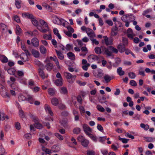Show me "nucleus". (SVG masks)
<instances>
[{"label": "nucleus", "mask_w": 155, "mask_h": 155, "mask_svg": "<svg viewBox=\"0 0 155 155\" xmlns=\"http://www.w3.org/2000/svg\"><path fill=\"white\" fill-rule=\"evenodd\" d=\"M40 24L42 26L41 28H37L42 33H46L49 31V27L47 23L45 22L43 20L40 19L39 20Z\"/></svg>", "instance_id": "obj_1"}, {"label": "nucleus", "mask_w": 155, "mask_h": 155, "mask_svg": "<svg viewBox=\"0 0 155 155\" xmlns=\"http://www.w3.org/2000/svg\"><path fill=\"white\" fill-rule=\"evenodd\" d=\"M77 140L81 142V145L84 147L88 146L89 143V141L85 138L82 136H79Z\"/></svg>", "instance_id": "obj_2"}, {"label": "nucleus", "mask_w": 155, "mask_h": 155, "mask_svg": "<svg viewBox=\"0 0 155 155\" xmlns=\"http://www.w3.org/2000/svg\"><path fill=\"white\" fill-rule=\"evenodd\" d=\"M87 59L89 62H92L96 61H98L99 58L96 55L92 54L88 56Z\"/></svg>", "instance_id": "obj_3"}, {"label": "nucleus", "mask_w": 155, "mask_h": 155, "mask_svg": "<svg viewBox=\"0 0 155 155\" xmlns=\"http://www.w3.org/2000/svg\"><path fill=\"white\" fill-rule=\"evenodd\" d=\"M86 32L90 38H93L95 37L94 32L92 29L89 28H87Z\"/></svg>", "instance_id": "obj_4"}, {"label": "nucleus", "mask_w": 155, "mask_h": 155, "mask_svg": "<svg viewBox=\"0 0 155 155\" xmlns=\"http://www.w3.org/2000/svg\"><path fill=\"white\" fill-rule=\"evenodd\" d=\"M45 61L46 62V64L45 65L46 68L47 70L50 71L52 69L53 67V64L51 63L49 60L47 59H46Z\"/></svg>", "instance_id": "obj_5"}, {"label": "nucleus", "mask_w": 155, "mask_h": 155, "mask_svg": "<svg viewBox=\"0 0 155 155\" xmlns=\"http://www.w3.org/2000/svg\"><path fill=\"white\" fill-rule=\"evenodd\" d=\"M102 50L103 52H104L107 55L110 56L112 55V52L109 51L110 50L109 48V47L108 48H106L104 46H101Z\"/></svg>", "instance_id": "obj_6"}, {"label": "nucleus", "mask_w": 155, "mask_h": 155, "mask_svg": "<svg viewBox=\"0 0 155 155\" xmlns=\"http://www.w3.org/2000/svg\"><path fill=\"white\" fill-rule=\"evenodd\" d=\"M104 40H102V42L103 43H105L107 46L111 45L112 44V41L111 40H109L107 37L106 36H103Z\"/></svg>", "instance_id": "obj_7"}, {"label": "nucleus", "mask_w": 155, "mask_h": 155, "mask_svg": "<svg viewBox=\"0 0 155 155\" xmlns=\"http://www.w3.org/2000/svg\"><path fill=\"white\" fill-rule=\"evenodd\" d=\"M132 15H130L128 14L124 15L122 16L121 19L124 22L130 21H131L130 18L132 17Z\"/></svg>", "instance_id": "obj_8"}, {"label": "nucleus", "mask_w": 155, "mask_h": 155, "mask_svg": "<svg viewBox=\"0 0 155 155\" xmlns=\"http://www.w3.org/2000/svg\"><path fill=\"white\" fill-rule=\"evenodd\" d=\"M31 43L32 45L35 47H37L39 45V40L36 38H32L31 40Z\"/></svg>", "instance_id": "obj_9"}, {"label": "nucleus", "mask_w": 155, "mask_h": 155, "mask_svg": "<svg viewBox=\"0 0 155 155\" xmlns=\"http://www.w3.org/2000/svg\"><path fill=\"white\" fill-rule=\"evenodd\" d=\"M83 127L84 132L87 135L89 133L88 132H91V129L87 125L84 124L83 125Z\"/></svg>", "instance_id": "obj_10"}, {"label": "nucleus", "mask_w": 155, "mask_h": 155, "mask_svg": "<svg viewBox=\"0 0 155 155\" xmlns=\"http://www.w3.org/2000/svg\"><path fill=\"white\" fill-rule=\"evenodd\" d=\"M114 78L113 76H110L108 74H105L104 77V78L107 83H109L112 79Z\"/></svg>", "instance_id": "obj_11"}, {"label": "nucleus", "mask_w": 155, "mask_h": 155, "mask_svg": "<svg viewBox=\"0 0 155 155\" xmlns=\"http://www.w3.org/2000/svg\"><path fill=\"white\" fill-rule=\"evenodd\" d=\"M118 31V28L116 25L114 27H113L111 30V35L112 36H114L117 35Z\"/></svg>", "instance_id": "obj_12"}, {"label": "nucleus", "mask_w": 155, "mask_h": 155, "mask_svg": "<svg viewBox=\"0 0 155 155\" xmlns=\"http://www.w3.org/2000/svg\"><path fill=\"white\" fill-rule=\"evenodd\" d=\"M38 72L40 76L42 78V79H44L45 78H46L48 77V74L45 75V73L43 71V70L41 69L40 68L38 70Z\"/></svg>", "instance_id": "obj_13"}, {"label": "nucleus", "mask_w": 155, "mask_h": 155, "mask_svg": "<svg viewBox=\"0 0 155 155\" xmlns=\"http://www.w3.org/2000/svg\"><path fill=\"white\" fill-rule=\"evenodd\" d=\"M117 48L120 53L123 52L126 50L125 46L124 44H119L117 46Z\"/></svg>", "instance_id": "obj_14"}, {"label": "nucleus", "mask_w": 155, "mask_h": 155, "mask_svg": "<svg viewBox=\"0 0 155 155\" xmlns=\"http://www.w3.org/2000/svg\"><path fill=\"white\" fill-rule=\"evenodd\" d=\"M0 60L2 63H5L8 62V59L5 55L0 54Z\"/></svg>", "instance_id": "obj_15"}, {"label": "nucleus", "mask_w": 155, "mask_h": 155, "mask_svg": "<svg viewBox=\"0 0 155 155\" xmlns=\"http://www.w3.org/2000/svg\"><path fill=\"white\" fill-rule=\"evenodd\" d=\"M44 107L46 111L48 112L51 116H53V113L50 107L48 105L45 104Z\"/></svg>", "instance_id": "obj_16"}, {"label": "nucleus", "mask_w": 155, "mask_h": 155, "mask_svg": "<svg viewBox=\"0 0 155 155\" xmlns=\"http://www.w3.org/2000/svg\"><path fill=\"white\" fill-rule=\"evenodd\" d=\"M26 100L30 103L33 104L34 103L35 99L34 98L33 96L28 95H27V97L26 98Z\"/></svg>", "instance_id": "obj_17"}, {"label": "nucleus", "mask_w": 155, "mask_h": 155, "mask_svg": "<svg viewBox=\"0 0 155 155\" xmlns=\"http://www.w3.org/2000/svg\"><path fill=\"white\" fill-rule=\"evenodd\" d=\"M55 51L57 55L58 58L61 60L64 59V56L63 54L60 51H58L57 49H55Z\"/></svg>", "instance_id": "obj_18"}, {"label": "nucleus", "mask_w": 155, "mask_h": 155, "mask_svg": "<svg viewBox=\"0 0 155 155\" xmlns=\"http://www.w3.org/2000/svg\"><path fill=\"white\" fill-rule=\"evenodd\" d=\"M63 79H56L55 82V84L56 85L58 86H61L63 85Z\"/></svg>", "instance_id": "obj_19"}, {"label": "nucleus", "mask_w": 155, "mask_h": 155, "mask_svg": "<svg viewBox=\"0 0 155 155\" xmlns=\"http://www.w3.org/2000/svg\"><path fill=\"white\" fill-rule=\"evenodd\" d=\"M67 56L69 59L72 60L75 59L74 54L72 52H69L67 53Z\"/></svg>", "instance_id": "obj_20"}, {"label": "nucleus", "mask_w": 155, "mask_h": 155, "mask_svg": "<svg viewBox=\"0 0 155 155\" xmlns=\"http://www.w3.org/2000/svg\"><path fill=\"white\" fill-rule=\"evenodd\" d=\"M52 149L54 152H57L60 150L61 148L59 146L54 145L52 147Z\"/></svg>", "instance_id": "obj_21"}, {"label": "nucleus", "mask_w": 155, "mask_h": 155, "mask_svg": "<svg viewBox=\"0 0 155 155\" xmlns=\"http://www.w3.org/2000/svg\"><path fill=\"white\" fill-rule=\"evenodd\" d=\"M51 103L54 106H57L59 104V101L57 98L54 97L51 100Z\"/></svg>", "instance_id": "obj_22"}, {"label": "nucleus", "mask_w": 155, "mask_h": 155, "mask_svg": "<svg viewBox=\"0 0 155 155\" xmlns=\"http://www.w3.org/2000/svg\"><path fill=\"white\" fill-rule=\"evenodd\" d=\"M31 53L34 57L38 58L39 56V52L34 49H32L31 50Z\"/></svg>", "instance_id": "obj_23"}, {"label": "nucleus", "mask_w": 155, "mask_h": 155, "mask_svg": "<svg viewBox=\"0 0 155 155\" xmlns=\"http://www.w3.org/2000/svg\"><path fill=\"white\" fill-rule=\"evenodd\" d=\"M12 88L15 90H17L18 89V84L16 82H13L11 85Z\"/></svg>", "instance_id": "obj_24"}, {"label": "nucleus", "mask_w": 155, "mask_h": 155, "mask_svg": "<svg viewBox=\"0 0 155 155\" xmlns=\"http://www.w3.org/2000/svg\"><path fill=\"white\" fill-rule=\"evenodd\" d=\"M26 33L33 36H36L38 35V31L36 30H35L33 31H27Z\"/></svg>", "instance_id": "obj_25"}, {"label": "nucleus", "mask_w": 155, "mask_h": 155, "mask_svg": "<svg viewBox=\"0 0 155 155\" xmlns=\"http://www.w3.org/2000/svg\"><path fill=\"white\" fill-rule=\"evenodd\" d=\"M31 19L32 24L35 26H38V22L36 20V18L34 16V17Z\"/></svg>", "instance_id": "obj_26"}, {"label": "nucleus", "mask_w": 155, "mask_h": 155, "mask_svg": "<svg viewBox=\"0 0 155 155\" xmlns=\"http://www.w3.org/2000/svg\"><path fill=\"white\" fill-rule=\"evenodd\" d=\"M64 75L65 76L66 78L68 79H70L72 78H75V75H73L69 73L65 72H64Z\"/></svg>", "instance_id": "obj_27"}, {"label": "nucleus", "mask_w": 155, "mask_h": 155, "mask_svg": "<svg viewBox=\"0 0 155 155\" xmlns=\"http://www.w3.org/2000/svg\"><path fill=\"white\" fill-rule=\"evenodd\" d=\"M22 16L30 19H31L34 17V16L32 14L26 13L23 14Z\"/></svg>", "instance_id": "obj_28"}, {"label": "nucleus", "mask_w": 155, "mask_h": 155, "mask_svg": "<svg viewBox=\"0 0 155 155\" xmlns=\"http://www.w3.org/2000/svg\"><path fill=\"white\" fill-rule=\"evenodd\" d=\"M16 33L17 35H19L22 32V31L18 25H16Z\"/></svg>", "instance_id": "obj_29"}, {"label": "nucleus", "mask_w": 155, "mask_h": 155, "mask_svg": "<svg viewBox=\"0 0 155 155\" xmlns=\"http://www.w3.org/2000/svg\"><path fill=\"white\" fill-rule=\"evenodd\" d=\"M53 31L54 34L57 36L59 39H61V37L59 33V31L58 30L57 28H55L53 29Z\"/></svg>", "instance_id": "obj_30"}, {"label": "nucleus", "mask_w": 155, "mask_h": 155, "mask_svg": "<svg viewBox=\"0 0 155 155\" xmlns=\"http://www.w3.org/2000/svg\"><path fill=\"white\" fill-rule=\"evenodd\" d=\"M117 73L120 76H122L124 74V71L122 70L121 67H119L117 69Z\"/></svg>", "instance_id": "obj_31"}, {"label": "nucleus", "mask_w": 155, "mask_h": 155, "mask_svg": "<svg viewBox=\"0 0 155 155\" xmlns=\"http://www.w3.org/2000/svg\"><path fill=\"white\" fill-rule=\"evenodd\" d=\"M95 52L97 54H100L102 53V48L101 46V48L97 47H96L94 49Z\"/></svg>", "instance_id": "obj_32"}, {"label": "nucleus", "mask_w": 155, "mask_h": 155, "mask_svg": "<svg viewBox=\"0 0 155 155\" xmlns=\"http://www.w3.org/2000/svg\"><path fill=\"white\" fill-rule=\"evenodd\" d=\"M48 92L49 95L53 96L55 94V91L54 89L51 88L48 89Z\"/></svg>", "instance_id": "obj_33"}, {"label": "nucleus", "mask_w": 155, "mask_h": 155, "mask_svg": "<svg viewBox=\"0 0 155 155\" xmlns=\"http://www.w3.org/2000/svg\"><path fill=\"white\" fill-rule=\"evenodd\" d=\"M60 92L61 94H66L68 93V90L67 88L64 87H61L60 89Z\"/></svg>", "instance_id": "obj_34"}, {"label": "nucleus", "mask_w": 155, "mask_h": 155, "mask_svg": "<svg viewBox=\"0 0 155 155\" xmlns=\"http://www.w3.org/2000/svg\"><path fill=\"white\" fill-rule=\"evenodd\" d=\"M40 51L41 53L45 54L46 52V49L45 47L43 45L41 46L40 48Z\"/></svg>", "instance_id": "obj_35"}, {"label": "nucleus", "mask_w": 155, "mask_h": 155, "mask_svg": "<svg viewBox=\"0 0 155 155\" xmlns=\"http://www.w3.org/2000/svg\"><path fill=\"white\" fill-rule=\"evenodd\" d=\"M109 48L110 51H112V53L113 52L116 54H117L118 52V50L112 46H109Z\"/></svg>", "instance_id": "obj_36"}, {"label": "nucleus", "mask_w": 155, "mask_h": 155, "mask_svg": "<svg viewBox=\"0 0 155 155\" xmlns=\"http://www.w3.org/2000/svg\"><path fill=\"white\" fill-rule=\"evenodd\" d=\"M15 5L18 9H19L21 8V0H15Z\"/></svg>", "instance_id": "obj_37"}, {"label": "nucleus", "mask_w": 155, "mask_h": 155, "mask_svg": "<svg viewBox=\"0 0 155 155\" xmlns=\"http://www.w3.org/2000/svg\"><path fill=\"white\" fill-rule=\"evenodd\" d=\"M140 126L141 128H143L144 130H147L149 128V126L148 125H145L143 123L141 124H140Z\"/></svg>", "instance_id": "obj_38"}, {"label": "nucleus", "mask_w": 155, "mask_h": 155, "mask_svg": "<svg viewBox=\"0 0 155 155\" xmlns=\"http://www.w3.org/2000/svg\"><path fill=\"white\" fill-rule=\"evenodd\" d=\"M5 153V150L2 145L0 144V155H4Z\"/></svg>", "instance_id": "obj_39"}, {"label": "nucleus", "mask_w": 155, "mask_h": 155, "mask_svg": "<svg viewBox=\"0 0 155 155\" xmlns=\"http://www.w3.org/2000/svg\"><path fill=\"white\" fill-rule=\"evenodd\" d=\"M15 71V69L12 68H9L7 70L8 72L11 75H14Z\"/></svg>", "instance_id": "obj_40"}, {"label": "nucleus", "mask_w": 155, "mask_h": 155, "mask_svg": "<svg viewBox=\"0 0 155 155\" xmlns=\"http://www.w3.org/2000/svg\"><path fill=\"white\" fill-rule=\"evenodd\" d=\"M81 131V130L79 128L76 127L73 130V132L74 134H79Z\"/></svg>", "instance_id": "obj_41"}, {"label": "nucleus", "mask_w": 155, "mask_h": 155, "mask_svg": "<svg viewBox=\"0 0 155 155\" xmlns=\"http://www.w3.org/2000/svg\"><path fill=\"white\" fill-rule=\"evenodd\" d=\"M144 138L146 139V141L148 142H152L153 141L155 138H153L152 137H143Z\"/></svg>", "instance_id": "obj_42"}, {"label": "nucleus", "mask_w": 155, "mask_h": 155, "mask_svg": "<svg viewBox=\"0 0 155 155\" xmlns=\"http://www.w3.org/2000/svg\"><path fill=\"white\" fill-rule=\"evenodd\" d=\"M54 135L60 140H63L64 139L63 137L58 133H55L54 134Z\"/></svg>", "instance_id": "obj_43"}, {"label": "nucleus", "mask_w": 155, "mask_h": 155, "mask_svg": "<svg viewBox=\"0 0 155 155\" xmlns=\"http://www.w3.org/2000/svg\"><path fill=\"white\" fill-rule=\"evenodd\" d=\"M35 127L37 129H41L43 127V125L37 122L35 123L34 124Z\"/></svg>", "instance_id": "obj_44"}, {"label": "nucleus", "mask_w": 155, "mask_h": 155, "mask_svg": "<svg viewBox=\"0 0 155 155\" xmlns=\"http://www.w3.org/2000/svg\"><path fill=\"white\" fill-rule=\"evenodd\" d=\"M97 108L98 111L101 112H104L105 110L100 105H97Z\"/></svg>", "instance_id": "obj_45"}, {"label": "nucleus", "mask_w": 155, "mask_h": 155, "mask_svg": "<svg viewBox=\"0 0 155 155\" xmlns=\"http://www.w3.org/2000/svg\"><path fill=\"white\" fill-rule=\"evenodd\" d=\"M1 95L3 97H10V95L8 94V93L6 91L4 92H1L0 93Z\"/></svg>", "instance_id": "obj_46"}, {"label": "nucleus", "mask_w": 155, "mask_h": 155, "mask_svg": "<svg viewBox=\"0 0 155 155\" xmlns=\"http://www.w3.org/2000/svg\"><path fill=\"white\" fill-rule=\"evenodd\" d=\"M43 38L45 39H48L51 40L52 38L51 35L50 34L49 35H48L46 34H44L43 35Z\"/></svg>", "instance_id": "obj_47"}, {"label": "nucleus", "mask_w": 155, "mask_h": 155, "mask_svg": "<svg viewBox=\"0 0 155 155\" xmlns=\"http://www.w3.org/2000/svg\"><path fill=\"white\" fill-rule=\"evenodd\" d=\"M118 139L124 143H127L129 140L128 139L122 138L120 137H119Z\"/></svg>", "instance_id": "obj_48"}, {"label": "nucleus", "mask_w": 155, "mask_h": 155, "mask_svg": "<svg viewBox=\"0 0 155 155\" xmlns=\"http://www.w3.org/2000/svg\"><path fill=\"white\" fill-rule=\"evenodd\" d=\"M128 76L132 79H134L136 77L135 74L133 72L129 73H128Z\"/></svg>", "instance_id": "obj_49"}, {"label": "nucleus", "mask_w": 155, "mask_h": 155, "mask_svg": "<svg viewBox=\"0 0 155 155\" xmlns=\"http://www.w3.org/2000/svg\"><path fill=\"white\" fill-rule=\"evenodd\" d=\"M19 115L20 117L22 118L25 117V115L24 112L22 110H20L19 111Z\"/></svg>", "instance_id": "obj_50"}, {"label": "nucleus", "mask_w": 155, "mask_h": 155, "mask_svg": "<svg viewBox=\"0 0 155 155\" xmlns=\"http://www.w3.org/2000/svg\"><path fill=\"white\" fill-rule=\"evenodd\" d=\"M72 46L70 44H67L65 48L68 51H70L71 49H72Z\"/></svg>", "instance_id": "obj_51"}, {"label": "nucleus", "mask_w": 155, "mask_h": 155, "mask_svg": "<svg viewBox=\"0 0 155 155\" xmlns=\"http://www.w3.org/2000/svg\"><path fill=\"white\" fill-rule=\"evenodd\" d=\"M130 85L134 86H136L137 85V83L136 82L133 80H131L130 82Z\"/></svg>", "instance_id": "obj_52"}, {"label": "nucleus", "mask_w": 155, "mask_h": 155, "mask_svg": "<svg viewBox=\"0 0 155 155\" xmlns=\"http://www.w3.org/2000/svg\"><path fill=\"white\" fill-rule=\"evenodd\" d=\"M18 76L19 77H22L24 76V74L23 72L21 71H18L17 72Z\"/></svg>", "instance_id": "obj_53"}, {"label": "nucleus", "mask_w": 155, "mask_h": 155, "mask_svg": "<svg viewBox=\"0 0 155 155\" xmlns=\"http://www.w3.org/2000/svg\"><path fill=\"white\" fill-rule=\"evenodd\" d=\"M99 141L101 143H103L104 141L106 139V136L100 137L99 138Z\"/></svg>", "instance_id": "obj_54"}, {"label": "nucleus", "mask_w": 155, "mask_h": 155, "mask_svg": "<svg viewBox=\"0 0 155 155\" xmlns=\"http://www.w3.org/2000/svg\"><path fill=\"white\" fill-rule=\"evenodd\" d=\"M15 127L16 129L18 130H19L21 129V126L20 124L18 122H16L15 124Z\"/></svg>", "instance_id": "obj_55"}, {"label": "nucleus", "mask_w": 155, "mask_h": 155, "mask_svg": "<svg viewBox=\"0 0 155 155\" xmlns=\"http://www.w3.org/2000/svg\"><path fill=\"white\" fill-rule=\"evenodd\" d=\"M24 51L25 52L26 55L24 53H23V54H21V55H24V56H30V54L27 50L25 49Z\"/></svg>", "instance_id": "obj_56"}, {"label": "nucleus", "mask_w": 155, "mask_h": 155, "mask_svg": "<svg viewBox=\"0 0 155 155\" xmlns=\"http://www.w3.org/2000/svg\"><path fill=\"white\" fill-rule=\"evenodd\" d=\"M87 155H95V152L93 151L87 150Z\"/></svg>", "instance_id": "obj_57"}, {"label": "nucleus", "mask_w": 155, "mask_h": 155, "mask_svg": "<svg viewBox=\"0 0 155 155\" xmlns=\"http://www.w3.org/2000/svg\"><path fill=\"white\" fill-rule=\"evenodd\" d=\"M25 137L27 139H30L31 137V134L30 133H27L25 134Z\"/></svg>", "instance_id": "obj_58"}, {"label": "nucleus", "mask_w": 155, "mask_h": 155, "mask_svg": "<svg viewBox=\"0 0 155 155\" xmlns=\"http://www.w3.org/2000/svg\"><path fill=\"white\" fill-rule=\"evenodd\" d=\"M14 19L18 23H19L20 22V19L19 17L17 15H15L14 16Z\"/></svg>", "instance_id": "obj_59"}, {"label": "nucleus", "mask_w": 155, "mask_h": 155, "mask_svg": "<svg viewBox=\"0 0 155 155\" xmlns=\"http://www.w3.org/2000/svg\"><path fill=\"white\" fill-rule=\"evenodd\" d=\"M67 28L68 31H70L71 33H73L74 32V29L71 26H68L67 27Z\"/></svg>", "instance_id": "obj_60"}, {"label": "nucleus", "mask_w": 155, "mask_h": 155, "mask_svg": "<svg viewBox=\"0 0 155 155\" xmlns=\"http://www.w3.org/2000/svg\"><path fill=\"white\" fill-rule=\"evenodd\" d=\"M77 101L80 104H82V98L80 96H78L77 97Z\"/></svg>", "instance_id": "obj_61"}, {"label": "nucleus", "mask_w": 155, "mask_h": 155, "mask_svg": "<svg viewBox=\"0 0 155 155\" xmlns=\"http://www.w3.org/2000/svg\"><path fill=\"white\" fill-rule=\"evenodd\" d=\"M42 150L43 151H45L47 154H49L50 153H51V150L48 149L46 148L45 149H44L43 148H42Z\"/></svg>", "instance_id": "obj_62"}, {"label": "nucleus", "mask_w": 155, "mask_h": 155, "mask_svg": "<svg viewBox=\"0 0 155 155\" xmlns=\"http://www.w3.org/2000/svg\"><path fill=\"white\" fill-rule=\"evenodd\" d=\"M120 91L119 88H117L116 89L115 91L114 94L115 95L117 96L119 95L120 93Z\"/></svg>", "instance_id": "obj_63"}, {"label": "nucleus", "mask_w": 155, "mask_h": 155, "mask_svg": "<svg viewBox=\"0 0 155 155\" xmlns=\"http://www.w3.org/2000/svg\"><path fill=\"white\" fill-rule=\"evenodd\" d=\"M106 23L110 26H112L113 25V23L111 20H107L106 21Z\"/></svg>", "instance_id": "obj_64"}]
</instances>
